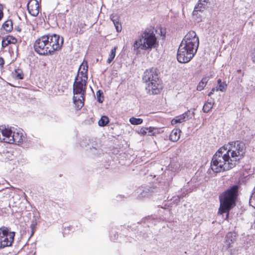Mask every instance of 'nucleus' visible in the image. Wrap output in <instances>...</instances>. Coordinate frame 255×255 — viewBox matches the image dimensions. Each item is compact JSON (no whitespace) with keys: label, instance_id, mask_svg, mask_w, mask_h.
Masks as SVG:
<instances>
[{"label":"nucleus","instance_id":"obj_1","mask_svg":"<svg viewBox=\"0 0 255 255\" xmlns=\"http://www.w3.org/2000/svg\"><path fill=\"white\" fill-rule=\"evenodd\" d=\"M199 46V38L194 31L189 32L178 48L177 59L180 63H187L193 57Z\"/></svg>","mask_w":255,"mask_h":255},{"label":"nucleus","instance_id":"obj_2","mask_svg":"<svg viewBox=\"0 0 255 255\" xmlns=\"http://www.w3.org/2000/svg\"><path fill=\"white\" fill-rule=\"evenodd\" d=\"M63 41V37L56 34L44 35L35 41L34 50L41 55H52L61 49Z\"/></svg>","mask_w":255,"mask_h":255},{"label":"nucleus","instance_id":"obj_3","mask_svg":"<svg viewBox=\"0 0 255 255\" xmlns=\"http://www.w3.org/2000/svg\"><path fill=\"white\" fill-rule=\"evenodd\" d=\"M88 79L87 73L78 70V73L73 84V98L76 110H80L84 106L86 87Z\"/></svg>","mask_w":255,"mask_h":255},{"label":"nucleus","instance_id":"obj_4","mask_svg":"<svg viewBox=\"0 0 255 255\" xmlns=\"http://www.w3.org/2000/svg\"><path fill=\"white\" fill-rule=\"evenodd\" d=\"M226 149L222 147L215 153L211 162L212 170L216 173L229 170L234 167V163L230 161V157Z\"/></svg>","mask_w":255,"mask_h":255},{"label":"nucleus","instance_id":"obj_5","mask_svg":"<svg viewBox=\"0 0 255 255\" xmlns=\"http://www.w3.org/2000/svg\"><path fill=\"white\" fill-rule=\"evenodd\" d=\"M26 138V134L22 129H13L11 128L0 127V142L19 145Z\"/></svg>","mask_w":255,"mask_h":255},{"label":"nucleus","instance_id":"obj_6","mask_svg":"<svg viewBox=\"0 0 255 255\" xmlns=\"http://www.w3.org/2000/svg\"><path fill=\"white\" fill-rule=\"evenodd\" d=\"M142 80L146 83V90L150 95H156L160 93L162 85L156 68L146 70L143 73Z\"/></svg>","mask_w":255,"mask_h":255},{"label":"nucleus","instance_id":"obj_7","mask_svg":"<svg viewBox=\"0 0 255 255\" xmlns=\"http://www.w3.org/2000/svg\"><path fill=\"white\" fill-rule=\"evenodd\" d=\"M157 39L153 31L146 29L133 44L134 50L138 51L139 49L146 50L155 48L158 46Z\"/></svg>","mask_w":255,"mask_h":255},{"label":"nucleus","instance_id":"obj_8","mask_svg":"<svg viewBox=\"0 0 255 255\" xmlns=\"http://www.w3.org/2000/svg\"><path fill=\"white\" fill-rule=\"evenodd\" d=\"M238 191V187L233 186L225 191L224 194L220 196V206L219 214L229 212V210L235 205Z\"/></svg>","mask_w":255,"mask_h":255},{"label":"nucleus","instance_id":"obj_9","mask_svg":"<svg viewBox=\"0 0 255 255\" xmlns=\"http://www.w3.org/2000/svg\"><path fill=\"white\" fill-rule=\"evenodd\" d=\"M223 147L226 149V152H228L227 154L230 157V161L234 163L235 166L243 158L246 152L245 144L239 140L230 142Z\"/></svg>","mask_w":255,"mask_h":255},{"label":"nucleus","instance_id":"obj_10","mask_svg":"<svg viewBox=\"0 0 255 255\" xmlns=\"http://www.w3.org/2000/svg\"><path fill=\"white\" fill-rule=\"evenodd\" d=\"M15 237V232L11 231L8 228H0V249L12 245Z\"/></svg>","mask_w":255,"mask_h":255},{"label":"nucleus","instance_id":"obj_11","mask_svg":"<svg viewBox=\"0 0 255 255\" xmlns=\"http://www.w3.org/2000/svg\"><path fill=\"white\" fill-rule=\"evenodd\" d=\"M193 115V112H191L190 111H188L187 112H185L182 115L176 117L174 119H173L171 121V124L173 125L177 123H181L182 122H185L191 119Z\"/></svg>","mask_w":255,"mask_h":255},{"label":"nucleus","instance_id":"obj_12","mask_svg":"<svg viewBox=\"0 0 255 255\" xmlns=\"http://www.w3.org/2000/svg\"><path fill=\"white\" fill-rule=\"evenodd\" d=\"M27 9L29 13L33 16H36L39 11V6L36 0H31L27 3Z\"/></svg>","mask_w":255,"mask_h":255},{"label":"nucleus","instance_id":"obj_13","mask_svg":"<svg viewBox=\"0 0 255 255\" xmlns=\"http://www.w3.org/2000/svg\"><path fill=\"white\" fill-rule=\"evenodd\" d=\"M152 191L151 189L147 187L139 188L136 190L137 194V197L139 199H142L145 197H148L151 195Z\"/></svg>","mask_w":255,"mask_h":255},{"label":"nucleus","instance_id":"obj_14","mask_svg":"<svg viewBox=\"0 0 255 255\" xmlns=\"http://www.w3.org/2000/svg\"><path fill=\"white\" fill-rule=\"evenodd\" d=\"M208 0H199L197 4L195 5L193 11V15H197L198 11L201 12L204 10Z\"/></svg>","mask_w":255,"mask_h":255},{"label":"nucleus","instance_id":"obj_15","mask_svg":"<svg viewBox=\"0 0 255 255\" xmlns=\"http://www.w3.org/2000/svg\"><path fill=\"white\" fill-rule=\"evenodd\" d=\"M17 42V39L11 36H7L6 37L4 38L1 42L2 47L4 48L9 44H15Z\"/></svg>","mask_w":255,"mask_h":255},{"label":"nucleus","instance_id":"obj_16","mask_svg":"<svg viewBox=\"0 0 255 255\" xmlns=\"http://www.w3.org/2000/svg\"><path fill=\"white\" fill-rule=\"evenodd\" d=\"M110 18L114 24L117 31L118 32L121 31L122 26L121 23L119 22V16L116 14H112L110 16Z\"/></svg>","mask_w":255,"mask_h":255},{"label":"nucleus","instance_id":"obj_17","mask_svg":"<svg viewBox=\"0 0 255 255\" xmlns=\"http://www.w3.org/2000/svg\"><path fill=\"white\" fill-rule=\"evenodd\" d=\"M181 130L179 129H173L169 135V139L173 142L177 141L180 138Z\"/></svg>","mask_w":255,"mask_h":255},{"label":"nucleus","instance_id":"obj_18","mask_svg":"<svg viewBox=\"0 0 255 255\" xmlns=\"http://www.w3.org/2000/svg\"><path fill=\"white\" fill-rule=\"evenodd\" d=\"M146 128H147V135L154 136L160 133V129L158 128L152 127H146Z\"/></svg>","mask_w":255,"mask_h":255},{"label":"nucleus","instance_id":"obj_19","mask_svg":"<svg viewBox=\"0 0 255 255\" xmlns=\"http://www.w3.org/2000/svg\"><path fill=\"white\" fill-rule=\"evenodd\" d=\"M12 76L16 79H22L23 78V73L22 70L20 69H15L12 72Z\"/></svg>","mask_w":255,"mask_h":255},{"label":"nucleus","instance_id":"obj_20","mask_svg":"<svg viewBox=\"0 0 255 255\" xmlns=\"http://www.w3.org/2000/svg\"><path fill=\"white\" fill-rule=\"evenodd\" d=\"M2 28L7 32H10L13 28L11 20H7L2 24Z\"/></svg>","mask_w":255,"mask_h":255},{"label":"nucleus","instance_id":"obj_21","mask_svg":"<svg viewBox=\"0 0 255 255\" xmlns=\"http://www.w3.org/2000/svg\"><path fill=\"white\" fill-rule=\"evenodd\" d=\"M117 49V47L115 46L113 48L110 52V53L109 55V57L107 60V63L108 64H110L114 60L116 56V52Z\"/></svg>","mask_w":255,"mask_h":255},{"label":"nucleus","instance_id":"obj_22","mask_svg":"<svg viewBox=\"0 0 255 255\" xmlns=\"http://www.w3.org/2000/svg\"><path fill=\"white\" fill-rule=\"evenodd\" d=\"M208 81V79L207 77L203 78L198 84L197 90L199 91H202L206 85Z\"/></svg>","mask_w":255,"mask_h":255},{"label":"nucleus","instance_id":"obj_23","mask_svg":"<svg viewBox=\"0 0 255 255\" xmlns=\"http://www.w3.org/2000/svg\"><path fill=\"white\" fill-rule=\"evenodd\" d=\"M235 233H229L226 236V241L228 245H230L235 240Z\"/></svg>","mask_w":255,"mask_h":255},{"label":"nucleus","instance_id":"obj_24","mask_svg":"<svg viewBox=\"0 0 255 255\" xmlns=\"http://www.w3.org/2000/svg\"><path fill=\"white\" fill-rule=\"evenodd\" d=\"M109 122V118L107 116H102L98 122V124L101 127L106 126Z\"/></svg>","mask_w":255,"mask_h":255},{"label":"nucleus","instance_id":"obj_25","mask_svg":"<svg viewBox=\"0 0 255 255\" xmlns=\"http://www.w3.org/2000/svg\"><path fill=\"white\" fill-rule=\"evenodd\" d=\"M129 122L131 125H138L141 124L143 122V120L140 118H136L134 117H131L129 119Z\"/></svg>","mask_w":255,"mask_h":255},{"label":"nucleus","instance_id":"obj_26","mask_svg":"<svg viewBox=\"0 0 255 255\" xmlns=\"http://www.w3.org/2000/svg\"><path fill=\"white\" fill-rule=\"evenodd\" d=\"M213 103L211 102H206L203 106V111L204 113H208L213 108Z\"/></svg>","mask_w":255,"mask_h":255},{"label":"nucleus","instance_id":"obj_27","mask_svg":"<svg viewBox=\"0 0 255 255\" xmlns=\"http://www.w3.org/2000/svg\"><path fill=\"white\" fill-rule=\"evenodd\" d=\"M250 205L255 208V187L254 189L253 192L251 195L250 200H249Z\"/></svg>","mask_w":255,"mask_h":255},{"label":"nucleus","instance_id":"obj_28","mask_svg":"<svg viewBox=\"0 0 255 255\" xmlns=\"http://www.w3.org/2000/svg\"><path fill=\"white\" fill-rule=\"evenodd\" d=\"M226 86L227 85L225 83L223 82L222 83L218 85V86L216 87V91H220L221 92H224L225 91Z\"/></svg>","mask_w":255,"mask_h":255},{"label":"nucleus","instance_id":"obj_29","mask_svg":"<svg viewBox=\"0 0 255 255\" xmlns=\"http://www.w3.org/2000/svg\"><path fill=\"white\" fill-rule=\"evenodd\" d=\"M96 95L98 98V101L100 103H103L104 100V97L103 96H102L103 95V92H101V91L99 90L97 92Z\"/></svg>","mask_w":255,"mask_h":255},{"label":"nucleus","instance_id":"obj_30","mask_svg":"<svg viewBox=\"0 0 255 255\" xmlns=\"http://www.w3.org/2000/svg\"><path fill=\"white\" fill-rule=\"evenodd\" d=\"M247 88L250 91L255 90V83L253 81H250L248 84Z\"/></svg>","mask_w":255,"mask_h":255},{"label":"nucleus","instance_id":"obj_31","mask_svg":"<svg viewBox=\"0 0 255 255\" xmlns=\"http://www.w3.org/2000/svg\"><path fill=\"white\" fill-rule=\"evenodd\" d=\"M88 68V65H87V63L85 64L83 63L80 65V66L79 67V71L82 70V71H84L85 73H87Z\"/></svg>","mask_w":255,"mask_h":255},{"label":"nucleus","instance_id":"obj_32","mask_svg":"<svg viewBox=\"0 0 255 255\" xmlns=\"http://www.w3.org/2000/svg\"><path fill=\"white\" fill-rule=\"evenodd\" d=\"M147 128H146V127H142L138 131V133L141 135H147Z\"/></svg>","mask_w":255,"mask_h":255},{"label":"nucleus","instance_id":"obj_33","mask_svg":"<svg viewBox=\"0 0 255 255\" xmlns=\"http://www.w3.org/2000/svg\"><path fill=\"white\" fill-rule=\"evenodd\" d=\"M251 56L253 62L255 64V48L252 50Z\"/></svg>","mask_w":255,"mask_h":255},{"label":"nucleus","instance_id":"obj_34","mask_svg":"<svg viewBox=\"0 0 255 255\" xmlns=\"http://www.w3.org/2000/svg\"><path fill=\"white\" fill-rule=\"evenodd\" d=\"M36 225V223H34L33 222L32 223V224L30 225V228H31V232H32L31 233V235H32L34 234V230H35Z\"/></svg>","mask_w":255,"mask_h":255},{"label":"nucleus","instance_id":"obj_35","mask_svg":"<svg viewBox=\"0 0 255 255\" xmlns=\"http://www.w3.org/2000/svg\"><path fill=\"white\" fill-rule=\"evenodd\" d=\"M3 16V13L2 11V5L0 4V21L1 20Z\"/></svg>","mask_w":255,"mask_h":255},{"label":"nucleus","instance_id":"obj_36","mask_svg":"<svg viewBox=\"0 0 255 255\" xmlns=\"http://www.w3.org/2000/svg\"><path fill=\"white\" fill-rule=\"evenodd\" d=\"M87 142V139H83L80 142V146L84 147H86V143Z\"/></svg>","mask_w":255,"mask_h":255},{"label":"nucleus","instance_id":"obj_37","mask_svg":"<svg viewBox=\"0 0 255 255\" xmlns=\"http://www.w3.org/2000/svg\"><path fill=\"white\" fill-rule=\"evenodd\" d=\"M216 91V88H213L212 89H211V91L209 93V94H208V96H211L212 94H213V93H214V92Z\"/></svg>","mask_w":255,"mask_h":255},{"label":"nucleus","instance_id":"obj_38","mask_svg":"<svg viewBox=\"0 0 255 255\" xmlns=\"http://www.w3.org/2000/svg\"><path fill=\"white\" fill-rule=\"evenodd\" d=\"M4 64V59L2 57H0V66L2 67Z\"/></svg>","mask_w":255,"mask_h":255},{"label":"nucleus","instance_id":"obj_39","mask_svg":"<svg viewBox=\"0 0 255 255\" xmlns=\"http://www.w3.org/2000/svg\"><path fill=\"white\" fill-rule=\"evenodd\" d=\"M73 27L75 28V29L74 30V32H75L76 33H78V28H77V25L76 24H74Z\"/></svg>","mask_w":255,"mask_h":255},{"label":"nucleus","instance_id":"obj_40","mask_svg":"<svg viewBox=\"0 0 255 255\" xmlns=\"http://www.w3.org/2000/svg\"><path fill=\"white\" fill-rule=\"evenodd\" d=\"M217 83H218V85H219V84H220L222 83L223 82H222L221 79H219L217 80Z\"/></svg>","mask_w":255,"mask_h":255},{"label":"nucleus","instance_id":"obj_41","mask_svg":"<svg viewBox=\"0 0 255 255\" xmlns=\"http://www.w3.org/2000/svg\"><path fill=\"white\" fill-rule=\"evenodd\" d=\"M178 199H179V197L178 196L175 199V201L177 200Z\"/></svg>","mask_w":255,"mask_h":255},{"label":"nucleus","instance_id":"obj_42","mask_svg":"<svg viewBox=\"0 0 255 255\" xmlns=\"http://www.w3.org/2000/svg\"><path fill=\"white\" fill-rule=\"evenodd\" d=\"M116 239V235H115L114 238L113 239V240H115Z\"/></svg>","mask_w":255,"mask_h":255},{"label":"nucleus","instance_id":"obj_43","mask_svg":"<svg viewBox=\"0 0 255 255\" xmlns=\"http://www.w3.org/2000/svg\"><path fill=\"white\" fill-rule=\"evenodd\" d=\"M93 149H95V150L96 149H95V148H91V150H92Z\"/></svg>","mask_w":255,"mask_h":255},{"label":"nucleus","instance_id":"obj_44","mask_svg":"<svg viewBox=\"0 0 255 255\" xmlns=\"http://www.w3.org/2000/svg\"><path fill=\"white\" fill-rule=\"evenodd\" d=\"M241 70H239L238 71V72H241Z\"/></svg>","mask_w":255,"mask_h":255}]
</instances>
